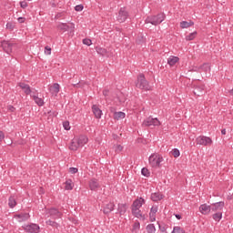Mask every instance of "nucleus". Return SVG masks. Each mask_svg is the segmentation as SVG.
<instances>
[{
  "instance_id": "obj_1",
  "label": "nucleus",
  "mask_w": 233,
  "mask_h": 233,
  "mask_svg": "<svg viewBox=\"0 0 233 233\" xmlns=\"http://www.w3.org/2000/svg\"><path fill=\"white\" fill-rule=\"evenodd\" d=\"M44 218L46 219V225L55 228H59V223L56 222V219H61V218H63V213L56 208H46Z\"/></svg>"
},
{
  "instance_id": "obj_2",
  "label": "nucleus",
  "mask_w": 233,
  "mask_h": 233,
  "mask_svg": "<svg viewBox=\"0 0 233 233\" xmlns=\"http://www.w3.org/2000/svg\"><path fill=\"white\" fill-rule=\"evenodd\" d=\"M86 143H88V137H86L85 135L74 137L69 145V150L76 152L79 150V148H83Z\"/></svg>"
},
{
  "instance_id": "obj_3",
  "label": "nucleus",
  "mask_w": 233,
  "mask_h": 233,
  "mask_svg": "<svg viewBox=\"0 0 233 233\" xmlns=\"http://www.w3.org/2000/svg\"><path fill=\"white\" fill-rule=\"evenodd\" d=\"M163 161H164L163 156L157 153L151 154L148 158L149 165L150 167H152V168H159Z\"/></svg>"
},
{
  "instance_id": "obj_4",
  "label": "nucleus",
  "mask_w": 233,
  "mask_h": 233,
  "mask_svg": "<svg viewBox=\"0 0 233 233\" xmlns=\"http://www.w3.org/2000/svg\"><path fill=\"white\" fill-rule=\"evenodd\" d=\"M165 21V14H158L153 16H147L146 18V24L153 25L154 26H157V25H161Z\"/></svg>"
},
{
  "instance_id": "obj_5",
  "label": "nucleus",
  "mask_w": 233,
  "mask_h": 233,
  "mask_svg": "<svg viewBox=\"0 0 233 233\" xmlns=\"http://www.w3.org/2000/svg\"><path fill=\"white\" fill-rule=\"evenodd\" d=\"M137 87L140 88V90H151L152 88L143 74H140L137 77Z\"/></svg>"
},
{
  "instance_id": "obj_6",
  "label": "nucleus",
  "mask_w": 233,
  "mask_h": 233,
  "mask_svg": "<svg viewBox=\"0 0 233 233\" xmlns=\"http://www.w3.org/2000/svg\"><path fill=\"white\" fill-rule=\"evenodd\" d=\"M197 145H201L202 147H210L214 142L212 138L207 136H199L196 138Z\"/></svg>"
},
{
  "instance_id": "obj_7",
  "label": "nucleus",
  "mask_w": 233,
  "mask_h": 233,
  "mask_svg": "<svg viewBox=\"0 0 233 233\" xmlns=\"http://www.w3.org/2000/svg\"><path fill=\"white\" fill-rule=\"evenodd\" d=\"M142 125L144 127H159L161 125V122L157 117L153 118L151 116H148L143 121Z\"/></svg>"
},
{
  "instance_id": "obj_8",
  "label": "nucleus",
  "mask_w": 233,
  "mask_h": 233,
  "mask_svg": "<svg viewBox=\"0 0 233 233\" xmlns=\"http://www.w3.org/2000/svg\"><path fill=\"white\" fill-rule=\"evenodd\" d=\"M23 228L24 230H25V232H29V233H39V230H41V228L39 227V225L34 224V223L25 225Z\"/></svg>"
},
{
  "instance_id": "obj_9",
  "label": "nucleus",
  "mask_w": 233,
  "mask_h": 233,
  "mask_svg": "<svg viewBox=\"0 0 233 233\" xmlns=\"http://www.w3.org/2000/svg\"><path fill=\"white\" fill-rule=\"evenodd\" d=\"M58 30H62V32H68L70 30L71 32H74L76 28V25L74 23H71L70 25L62 23L57 25Z\"/></svg>"
},
{
  "instance_id": "obj_10",
  "label": "nucleus",
  "mask_w": 233,
  "mask_h": 233,
  "mask_svg": "<svg viewBox=\"0 0 233 233\" xmlns=\"http://www.w3.org/2000/svg\"><path fill=\"white\" fill-rule=\"evenodd\" d=\"M127 19H128V12H127L125 8H121L120 11L118 12L117 21L119 23H125Z\"/></svg>"
},
{
  "instance_id": "obj_11",
  "label": "nucleus",
  "mask_w": 233,
  "mask_h": 233,
  "mask_svg": "<svg viewBox=\"0 0 233 233\" xmlns=\"http://www.w3.org/2000/svg\"><path fill=\"white\" fill-rule=\"evenodd\" d=\"M31 97H33L35 105L37 106H43L45 105V100L41 97H39V93L37 91H35L34 93L31 94Z\"/></svg>"
},
{
  "instance_id": "obj_12",
  "label": "nucleus",
  "mask_w": 233,
  "mask_h": 233,
  "mask_svg": "<svg viewBox=\"0 0 233 233\" xmlns=\"http://www.w3.org/2000/svg\"><path fill=\"white\" fill-rule=\"evenodd\" d=\"M14 218L18 221V223H23L24 221H28L30 219V214L20 213L14 216Z\"/></svg>"
},
{
  "instance_id": "obj_13",
  "label": "nucleus",
  "mask_w": 233,
  "mask_h": 233,
  "mask_svg": "<svg viewBox=\"0 0 233 233\" xmlns=\"http://www.w3.org/2000/svg\"><path fill=\"white\" fill-rule=\"evenodd\" d=\"M18 86H20V88H22V90H24L26 96H32V94L35 92V91H32L28 84L21 82L18 84Z\"/></svg>"
},
{
  "instance_id": "obj_14",
  "label": "nucleus",
  "mask_w": 233,
  "mask_h": 233,
  "mask_svg": "<svg viewBox=\"0 0 233 233\" xmlns=\"http://www.w3.org/2000/svg\"><path fill=\"white\" fill-rule=\"evenodd\" d=\"M61 89V86L58 83H55L53 86L49 87V92L51 96L57 97V94H59V90Z\"/></svg>"
},
{
  "instance_id": "obj_15",
  "label": "nucleus",
  "mask_w": 233,
  "mask_h": 233,
  "mask_svg": "<svg viewBox=\"0 0 233 233\" xmlns=\"http://www.w3.org/2000/svg\"><path fill=\"white\" fill-rule=\"evenodd\" d=\"M131 210H132L133 216H135V218H137V219H141L142 221H145V219H147V217L143 215V213L141 212V209L131 208Z\"/></svg>"
},
{
  "instance_id": "obj_16",
  "label": "nucleus",
  "mask_w": 233,
  "mask_h": 233,
  "mask_svg": "<svg viewBox=\"0 0 233 233\" xmlns=\"http://www.w3.org/2000/svg\"><path fill=\"white\" fill-rule=\"evenodd\" d=\"M199 212L203 214V216H208L210 212H212L211 206L207 204H202L199 207Z\"/></svg>"
},
{
  "instance_id": "obj_17",
  "label": "nucleus",
  "mask_w": 233,
  "mask_h": 233,
  "mask_svg": "<svg viewBox=\"0 0 233 233\" xmlns=\"http://www.w3.org/2000/svg\"><path fill=\"white\" fill-rule=\"evenodd\" d=\"M225 207V202L220 201L211 204V212H218Z\"/></svg>"
},
{
  "instance_id": "obj_18",
  "label": "nucleus",
  "mask_w": 233,
  "mask_h": 233,
  "mask_svg": "<svg viewBox=\"0 0 233 233\" xmlns=\"http://www.w3.org/2000/svg\"><path fill=\"white\" fill-rule=\"evenodd\" d=\"M99 181L96 178H92L89 180V188L90 190H97V188H100Z\"/></svg>"
},
{
  "instance_id": "obj_19",
  "label": "nucleus",
  "mask_w": 233,
  "mask_h": 233,
  "mask_svg": "<svg viewBox=\"0 0 233 233\" xmlns=\"http://www.w3.org/2000/svg\"><path fill=\"white\" fill-rule=\"evenodd\" d=\"M92 111L96 117V119H101V116H103V111L97 106V105H93Z\"/></svg>"
},
{
  "instance_id": "obj_20",
  "label": "nucleus",
  "mask_w": 233,
  "mask_h": 233,
  "mask_svg": "<svg viewBox=\"0 0 233 233\" xmlns=\"http://www.w3.org/2000/svg\"><path fill=\"white\" fill-rule=\"evenodd\" d=\"M143 205H145V200L143 198H137L132 205V208H137L140 209Z\"/></svg>"
},
{
  "instance_id": "obj_21",
  "label": "nucleus",
  "mask_w": 233,
  "mask_h": 233,
  "mask_svg": "<svg viewBox=\"0 0 233 233\" xmlns=\"http://www.w3.org/2000/svg\"><path fill=\"white\" fill-rule=\"evenodd\" d=\"M111 112H114V119H116V121H119V119H125L126 117V114L125 112L123 111H118V112H116L114 111V108L111 107Z\"/></svg>"
},
{
  "instance_id": "obj_22",
  "label": "nucleus",
  "mask_w": 233,
  "mask_h": 233,
  "mask_svg": "<svg viewBox=\"0 0 233 233\" xmlns=\"http://www.w3.org/2000/svg\"><path fill=\"white\" fill-rule=\"evenodd\" d=\"M12 46L13 45L8 41H4L2 43V47L4 48L5 52H6V54H12Z\"/></svg>"
},
{
  "instance_id": "obj_23",
  "label": "nucleus",
  "mask_w": 233,
  "mask_h": 233,
  "mask_svg": "<svg viewBox=\"0 0 233 233\" xmlns=\"http://www.w3.org/2000/svg\"><path fill=\"white\" fill-rule=\"evenodd\" d=\"M176 63H179V57L174 56H170L167 58V65H169V66H176Z\"/></svg>"
},
{
  "instance_id": "obj_24",
  "label": "nucleus",
  "mask_w": 233,
  "mask_h": 233,
  "mask_svg": "<svg viewBox=\"0 0 233 233\" xmlns=\"http://www.w3.org/2000/svg\"><path fill=\"white\" fill-rule=\"evenodd\" d=\"M116 205H114L113 202H109L105 208H104V214H110L112 210H114V208Z\"/></svg>"
},
{
  "instance_id": "obj_25",
  "label": "nucleus",
  "mask_w": 233,
  "mask_h": 233,
  "mask_svg": "<svg viewBox=\"0 0 233 233\" xmlns=\"http://www.w3.org/2000/svg\"><path fill=\"white\" fill-rule=\"evenodd\" d=\"M151 199L155 202L161 201V199H163V195L161 193H152Z\"/></svg>"
},
{
  "instance_id": "obj_26",
  "label": "nucleus",
  "mask_w": 233,
  "mask_h": 233,
  "mask_svg": "<svg viewBox=\"0 0 233 233\" xmlns=\"http://www.w3.org/2000/svg\"><path fill=\"white\" fill-rule=\"evenodd\" d=\"M190 26H194V22L189 21H182L180 22V28H190Z\"/></svg>"
},
{
  "instance_id": "obj_27",
  "label": "nucleus",
  "mask_w": 233,
  "mask_h": 233,
  "mask_svg": "<svg viewBox=\"0 0 233 233\" xmlns=\"http://www.w3.org/2000/svg\"><path fill=\"white\" fill-rule=\"evenodd\" d=\"M214 221L219 222L223 218V212L218 211L212 216Z\"/></svg>"
},
{
  "instance_id": "obj_28",
  "label": "nucleus",
  "mask_w": 233,
  "mask_h": 233,
  "mask_svg": "<svg viewBox=\"0 0 233 233\" xmlns=\"http://www.w3.org/2000/svg\"><path fill=\"white\" fill-rule=\"evenodd\" d=\"M117 212L120 213L121 216L127 212V204H118Z\"/></svg>"
},
{
  "instance_id": "obj_29",
  "label": "nucleus",
  "mask_w": 233,
  "mask_h": 233,
  "mask_svg": "<svg viewBox=\"0 0 233 233\" xmlns=\"http://www.w3.org/2000/svg\"><path fill=\"white\" fill-rule=\"evenodd\" d=\"M66 190H72L74 188V182L72 179H67L65 186Z\"/></svg>"
},
{
  "instance_id": "obj_30",
  "label": "nucleus",
  "mask_w": 233,
  "mask_h": 233,
  "mask_svg": "<svg viewBox=\"0 0 233 233\" xmlns=\"http://www.w3.org/2000/svg\"><path fill=\"white\" fill-rule=\"evenodd\" d=\"M139 228H141V224L139 223V221H137L133 225L132 232L137 233L139 232Z\"/></svg>"
},
{
  "instance_id": "obj_31",
  "label": "nucleus",
  "mask_w": 233,
  "mask_h": 233,
  "mask_svg": "<svg viewBox=\"0 0 233 233\" xmlns=\"http://www.w3.org/2000/svg\"><path fill=\"white\" fill-rule=\"evenodd\" d=\"M146 230L147 233H156V226L154 224H149L147 226Z\"/></svg>"
},
{
  "instance_id": "obj_32",
  "label": "nucleus",
  "mask_w": 233,
  "mask_h": 233,
  "mask_svg": "<svg viewBox=\"0 0 233 233\" xmlns=\"http://www.w3.org/2000/svg\"><path fill=\"white\" fill-rule=\"evenodd\" d=\"M196 35H198V32L190 33L188 35L186 36V41H194L196 39Z\"/></svg>"
},
{
  "instance_id": "obj_33",
  "label": "nucleus",
  "mask_w": 233,
  "mask_h": 233,
  "mask_svg": "<svg viewBox=\"0 0 233 233\" xmlns=\"http://www.w3.org/2000/svg\"><path fill=\"white\" fill-rule=\"evenodd\" d=\"M8 205H9L10 208H14V207H15V205H17V202H15V198L10 197Z\"/></svg>"
},
{
  "instance_id": "obj_34",
  "label": "nucleus",
  "mask_w": 233,
  "mask_h": 233,
  "mask_svg": "<svg viewBox=\"0 0 233 233\" xmlns=\"http://www.w3.org/2000/svg\"><path fill=\"white\" fill-rule=\"evenodd\" d=\"M171 233H185V229L179 226H175Z\"/></svg>"
},
{
  "instance_id": "obj_35",
  "label": "nucleus",
  "mask_w": 233,
  "mask_h": 233,
  "mask_svg": "<svg viewBox=\"0 0 233 233\" xmlns=\"http://www.w3.org/2000/svg\"><path fill=\"white\" fill-rule=\"evenodd\" d=\"M199 68L203 72H210V65L209 64H203L202 66H200Z\"/></svg>"
},
{
  "instance_id": "obj_36",
  "label": "nucleus",
  "mask_w": 233,
  "mask_h": 233,
  "mask_svg": "<svg viewBox=\"0 0 233 233\" xmlns=\"http://www.w3.org/2000/svg\"><path fill=\"white\" fill-rule=\"evenodd\" d=\"M142 176H145V177H150V171H148V168L143 167L141 170Z\"/></svg>"
},
{
  "instance_id": "obj_37",
  "label": "nucleus",
  "mask_w": 233,
  "mask_h": 233,
  "mask_svg": "<svg viewBox=\"0 0 233 233\" xmlns=\"http://www.w3.org/2000/svg\"><path fill=\"white\" fill-rule=\"evenodd\" d=\"M172 156H173L174 157H179V156H181V153L179 152V149L174 148V149L172 150Z\"/></svg>"
},
{
  "instance_id": "obj_38",
  "label": "nucleus",
  "mask_w": 233,
  "mask_h": 233,
  "mask_svg": "<svg viewBox=\"0 0 233 233\" xmlns=\"http://www.w3.org/2000/svg\"><path fill=\"white\" fill-rule=\"evenodd\" d=\"M115 152L119 153L123 151V146L121 145H116L114 146Z\"/></svg>"
},
{
  "instance_id": "obj_39",
  "label": "nucleus",
  "mask_w": 233,
  "mask_h": 233,
  "mask_svg": "<svg viewBox=\"0 0 233 233\" xmlns=\"http://www.w3.org/2000/svg\"><path fill=\"white\" fill-rule=\"evenodd\" d=\"M63 127H64L65 130H70V122L69 121H65L63 123Z\"/></svg>"
},
{
  "instance_id": "obj_40",
  "label": "nucleus",
  "mask_w": 233,
  "mask_h": 233,
  "mask_svg": "<svg viewBox=\"0 0 233 233\" xmlns=\"http://www.w3.org/2000/svg\"><path fill=\"white\" fill-rule=\"evenodd\" d=\"M85 7L83 6V5H76L75 6V10H76V12H83V9H84Z\"/></svg>"
},
{
  "instance_id": "obj_41",
  "label": "nucleus",
  "mask_w": 233,
  "mask_h": 233,
  "mask_svg": "<svg viewBox=\"0 0 233 233\" xmlns=\"http://www.w3.org/2000/svg\"><path fill=\"white\" fill-rule=\"evenodd\" d=\"M45 54L46 56H50L52 54V48H50V46H46L45 47Z\"/></svg>"
},
{
  "instance_id": "obj_42",
  "label": "nucleus",
  "mask_w": 233,
  "mask_h": 233,
  "mask_svg": "<svg viewBox=\"0 0 233 233\" xmlns=\"http://www.w3.org/2000/svg\"><path fill=\"white\" fill-rule=\"evenodd\" d=\"M157 210H158L157 206H153V207L150 208V213H151V214H157Z\"/></svg>"
},
{
  "instance_id": "obj_43",
  "label": "nucleus",
  "mask_w": 233,
  "mask_h": 233,
  "mask_svg": "<svg viewBox=\"0 0 233 233\" xmlns=\"http://www.w3.org/2000/svg\"><path fill=\"white\" fill-rule=\"evenodd\" d=\"M149 221H151L152 223L156 221V213L149 212Z\"/></svg>"
},
{
  "instance_id": "obj_44",
  "label": "nucleus",
  "mask_w": 233,
  "mask_h": 233,
  "mask_svg": "<svg viewBox=\"0 0 233 233\" xmlns=\"http://www.w3.org/2000/svg\"><path fill=\"white\" fill-rule=\"evenodd\" d=\"M83 43H84L85 45H86V46H90L92 45V40H90V39H88V38H85V39L83 40Z\"/></svg>"
},
{
  "instance_id": "obj_45",
  "label": "nucleus",
  "mask_w": 233,
  "mask_h": 233,
  "mask_svg": "<svg viewBox=\"0 0 233 233\" xmlns=\"http://www.w3.org/2000/svg\"><path fill=\"white\" fill-rule=\"evenodd\" d=\"M69 172L70 174H77V172H79V169H77V167H70Z\"/></svg>"
},
{
  "instance_id": "obj_46",
  "label": "nucleus",
  "mask_w": 233,
  "mask_h": 233,
  "mask_svg": "<svg viewBox=\"0 0 233 233\" xmlns=\"http://www.w3.org/2000/svg\"><path fill=\"white\" fill-rule=\"evenodd\" d=\"M202 90H203V88H201V87H196L195 91H194L195 96H200L199 92H203Z\"/></svg>"
},
{
  "instance_id": "obj_47",
  "label": "nucleus",
  "mask_w": 233,
  "mask_h": 233,
  "mask_svg": "<svg viewBox=\"0 0 233 233\" xmlns=\"http://www.w3.org/2000/svg\"><path fill=\"white\" fill-rule=\"evenodd\" d=\"M6 28H7L8 30H14V25H12V23L8 22V23L6 24Z\"/></svg>"
},
{
  "instance_id": "obj_48",
  "label": "nucleus",
  "mask_w": 233,
  "mask_h": 233,
  "mask_svg": "<svg viewBox=\"0 0 233 233\" xmlns=\"http://www.w3.org/2000/svg\"><path fill=\"white\" fill-rule=\"evenodd\" d=\"M20 6H21V8H26L28 6V4L25 1H23V2H20Z\"/></svg>"
},
{
  "instance_id": "obj_49",
  "label": "nucleus",
  "mask_w": 233,
  "mask_h": 233,
  "mask_svg": "<svg viewBox=\"0 0 233 233\" xmlns=\"http://www.w3.org/2000/svg\"><path fill=\"white\" fill-rule=\"evenodd\" d=\"M5 139V133L3 131H0V143Z\"/></svg>"
},
{
  "instance_id": "obj_50",
  "label": "nucleus",
  "mask_w": 233,
  "mask_h": 233,
  "mask_svg": "<svg viewBox=\"0 0 233 233\" xmlns=\"http://www.w3.org/2000/svg\"><path fill=\"white\" fill-rule=\"evenodd\" d=\"M8 110L9 112H15V107H14L13 106H8Z\"/></svg>"
},
{
  "instance_id": "obj_51",
  "label": "nucleus",
  "mask_w": 233,
  "mask_h": 233,
  "mask_svg": "<svg viewBox=\"0 0 233 233\" xmlns=\"http://www.w3.org/2000/svg\"><path fill=\"white\" fill-rule=\"evenodd\" d=\"M109 92H110V91H108V89H105V90L103 91V96H105V97H106V96H108Z\"/></svg>"
},
{
  "instance_id": "obj_52",
  "label": "nucleus",
  "mask_w": 233,
  "mask_h": 233,
  "mask_svg": "<svg viewBox=\"0 0 233 233\" xmlns=\"http://www.w3.org/2000/svg\"><path fill=\"white\" fill-rule=\"evenodd\" d=\"M161 232H167V228L163 226H159Z\"/></svg>"
},
{
  "instance_id": "obj_53",
  "label": "nucleus",
  "mask_w": 233,
  "mask_h": 233,
  "mask_svg": "<svg viewBox=\"0 0 233 233\" xmlns=\"http://www.w3.org/2000/svg\"><path fill=\"white\" fill-rule=\"evenodd\" d=\"M19 23H25V17H18Z\"/></svg>"
},
{
  "instance_id": "obj_54",
  "label": "nucleus",
  "mask_w": 233,
  "mask_h": 233,
  "mask_svg": "<svg viewBox=\"0 0 233 233\" xmlns=\"http://www.w3.org/2000/svg\"><path fill=\"white\" fill-rule=\"evenodd\" d=\"M221 134H222V136H225L227 134V129H222Z\"/></svg>"
},
{
  "instance_id": "obj_55",
  "label": "nucleus",
  "mask_w": 233,
  "mask_h": 233,
  "mask_svg": "<svg viewBox=\"0 0 233 233\" xmlns=\"http://www.w3.org/2000/svg\"><path fill=\"white\" fill-rule=\"evenodd\" d=\"M175 217L177 218V219H181V215H179V214H175Z\"/></svg>"
},
{
  "instance_id": "obj_56",
  "label": "nucleus",
  "mask_w": 233,
  "mask_h": 233,
  "mask_svg": "<svg viewBox=\"0 0 233 233\" xmlns=\"http://www.w3.org/2000/svg\"><path fill=\"white\" fill-rule=\"evenodd\" d=\"M27 1H32V0H27Z\"/></svg>"
}]
</instances>
